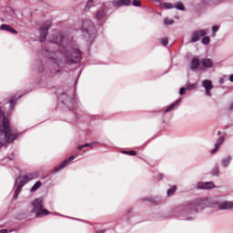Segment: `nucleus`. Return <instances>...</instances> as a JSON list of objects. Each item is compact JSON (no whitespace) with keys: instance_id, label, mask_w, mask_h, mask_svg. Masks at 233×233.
Returning <instances> with one entry per match:
<instances>
[{"instance_id":"1","label":"nucleus","mask_w":233,"mask_h":233,"mask_svg":"<svg viewBox=\"0 0 233 233\" xmlns=\"http://www.w3.org/2000/svg\"><path fill=\"white\" fill-rule=\"evenodd\" d=\"M49 41L61 46V50L56 52L46 50V57L52 59L56 66H63L65 63H79L81 61L83 54L72 36H65L63 33L55 31Z\"/></svg>"},{"instance_id":"2","label":"nucleus","mask_w":233,"mask_h":233,"mask_svg":"<svg viewBox=\"0 0 233 233\" xmlns=\"http://www.w3.org/2000/svg\"><path fill=\"white\" fill-rule=\"evenodd\" d=\"M217 206L219 210H233V202L228 200L219 201L218 199L203 198L187 202L186 210L192 212H201L205 208H212Z\"/></svg>"},{"instance_id":"3","label":"nucleus","mask_w":233,"mask_h":233,"mask_svg":"<svg viewBox=\"0 0 233 233\" xmlns=\"http://www.w3.org/2000/svg\"><path fill=\"white\" fill-rule=\"evenodd\" d=\"M19 137V134L12 130L10 121L5 117V113L0 109V147L5 143H14Z\"/></svg>"},{"instance_id":"4","label":"nucleus","mask_w":233,"mask_h":233,"mask_svg":"<svg viewBox=\"0 0 233 233\" xmlns=\"http://www.w3.org/2000/svg\"><path fill=\"white\" fill-rule=\"evenodd\" d=\"M84 37H86V41L87 43H94V39H96V34L97 30L96 26H94V23L88 19L84 20L82 22V26L80 28Z\"/></svg>"},{"instance_id":"5","label":"nucleus","mask_w":233,"mask_h":233,"mask_svg":"<svg viewBox=\"0 0 233 233\" xmlns=\"http://www.w3.org/2000/svg\"><path fill=\"white\" fill-rule=\"evenodd\" d=\"M33 212L36 214V218H41V216H48L50 212L46 209H43V198H35L32 202Z\"/></svg>"},{"instance_id":"6","label":"nucleus","mask_w":233,"mask_h":233,"mask_svg":"<svg viewBox=\"0 0 233 233\" xmlns=\"http://www.w3.org/2000/svg\"><path fill=\"white\" fill-rule=\"evenodd\" d=\"M52 28V22L50 20L44 23L39 29V41L40 43H45L46 37L48 36V30Z\"/></svg>"},{"instance_id":"7","label":"nucleus","mask_w":233,"mask_h":233,"mask_svg":"<svg viewBox=\"0 0 233 233\" xmlns=\"http://www.w3.org/2000/svg\"><path fill=\"white\" fill-rule=\"evenodd\" d=\"M25 187V180L21 177H19L15 183L14 187V199H17L19 198V194H21V190Z\"/></svg>"},{"instance_id":"8","label":"nucleus","mask_w":233,"mask_h":233,"mask_svg":"<svg viewBox=\"0 0 233 233\" xmlns=\"http://www.w3.org/2000/svg\"><path fill=\"white\" fill-rule=\"evenodd\" d=\"M107 6L108 5L106 4L96 11V19L98 21V23H105V19L106 18V13L105 12H106Z\"/></svg>"},{"instance_id":"9","label":"nucleus","mask_w":233,"mask_h":233,"mask_svg":"<svg viewBox=\"0 0 233 233\" xmlns=\"http://www.w3.org/2000/svg\"><path fill=\"white\" fill-rule=\"evenodd\" d=\"M77 157V155L71 156L68 158H66L60 165L56 166L54 169L53 172L54 174L59 172V170H63L66 167H68L70 165L71 161H74Z\"/></svg>"},{"instance_id":"10","label":"nucleus","mask_w":233,"mask_h":233,"mask_svg":"<svg viewBox=\"0 0 233 233\" xmlns=\"http://www.w3.org/2000/svg\"><path fill=\"white\" fill-rule=\"evenodd\" d=\"M202 86L205 88V95L208 97H212V88L214 86L212 85V81L209 79H206L202 81Z\"/></svg>"},{"instance_id":"11","label":"nucleus","mask_w":233,"mask_h":233,"mask_svg":"<svg viewBox=\"0 0 233 233\" xmlns=\"http://www.w3.org/2000/svg\"><path fill=\"white\" fill-rule=\"evenodd\" d=\"M205 35H207V30L205 29H200L193 32L191 34V43H198L200 37H205Z\"/></svg>"},{"instance_id":"12","label":"nucleus","mask_w":233,"mask_h":233,"mask_svg":"<svg viewBox=\"0 0 233 233\" xmlns=\"http://www.w3.org/2000/svg\"><path fill=\"white\" fill-rule=\"evenodd\" d=\"M197 188L198 190H208L210 188H216L214 182H198L197 184Z\"/></svg>"},{"instance_id":"13","label":"nucleus","mask_w":233,"mask_h":233,"mask_svg":"<svg viewBox=\"0 0 233 233\" xmlns=\"http://www.w3.org/2000/svg\"><path fill=\"white\" fill-rule=\"evenodd\" d=\"M131 3L132 0H114L111 2V5L114 8H119L121 6H129Z\"/></svg>"},{"instance_id":"14","label":"nucleus","mask_w":233,"mask_h":233,"mask_svg":"<svg viewBox=\"0 0 233 233\" xmlns=\"http://www.w3.org/2000/svg\"><path fill=\"white\" fill-rule=\"evenodd\" d=\"M223 143H225V137H220L215 143V147L210 151V154H216V152L221 148V145H223Z\"/></svg>"},{"instance_id":"15","label":"nucleus","mask_w":233,"mask_h":233,"mask_svg":"<svg viewBox=\"0 0 233 233\" xmlns=\"http://www.w3.org/2000/svg\"><path fill=\"white\" fill-rule=\"evenodd\" d=\"M230 163H232V156L228 155L226 157L222 158L220 161V165L221 167H223V168H228V167L230 166Z\"/></svg>"},{"instance_id":"16","label":"nucleus","mask_w":233,"mask_h":233,"mask_svg":"<svg viewBox=\"0 0 233 233\" xmlns=\"http://www.w3.org/2000/svg\"><path fill=\"white\" fill-rule=\"evenodd\" d=\"M200 64L204 68H212L214 66V62L210 58H204L200 61Z\"/></svg>"},{"instance_id":"17","label":"nucleus","mask_w":233,"mask_h":233,"mask_svg":"<svg viewBox=\"0 0 233 233\" xmlns=\"http://www.w3.org/2000/svg\"><path fill=\"white\" fill-rule=\"evenodd\" d=\"M179 103H181V98L177 99L169 106H167V109L165 110V114H167V112H172V110H176V108L179 106Z\"/></svg>"},{"instance_id":"18","label":"nucleus","mask_w":233,"mask_h":233,"mask_svg":"<svg viewBox=\"0 0 233 233\" xmlns=\"http://www.w3.org/2000/svg\"><path fill=\"white\" fill-rule=\"evenodd\" d=\"M0 30H5L6 32H10L11 34L17 35V31H15V29L12 28V26H10L6 24H3L0 26Z\"/></svg>"},{"instance_id":"19","label":"nucleus","mask_w":233,"mask_h":233,"mask_svg":"<svg viewBox=\"0 0 233 233\" xmlns=\"http://www.w3.org/2000/svg\"><path fill=\"white\" fill-rule=\"evenodd\" d=\"M199 67V59L198 58H193L191 60V63H190V68L191 70H198V68Z\"/></svg>"},{"instance_id":"20","label":"nucleus","mask_w":233,"mask_h":233,"mask_svg":"<svg viewBox=\"0 0 233 233\" xmlns=\"http://www.w3.org/2000/svg\"><path fill=\"white\" fill-rule=\"evenodd\" d=\"M23 96H19L18 97L14 96L13 98H11L9 100V110H14V103H15V101H17V99H20V97H22Z\"/></svg>"},{"instance_id":"21","label":"nucleus","mask_w":233,"mask_h":233,"mask_svg":"<svg viewBox=\"0 0 233 233\" xmlns=\"http://www.w3.org/2000/svg\"><path fill=\"white\" fill-rule=\"evenodd\" d=\"M161 6L164 8V10H172V8H174V5L171 3L161 4Z\"/></svg>"},{"instance_id":"22","label":"nucleus","mask_w":233,"mask_h":233,"mask_svg":"<svg viewBox=\"0 0 233 233\" xmlns=\"http://www.w3.org/2000/svg\"><path fill=\"white\" fill-rule=\"evenodd\" d=\"M174 8H177V10H181L182 12L185 11V5H183V3L177 2L175 5Z\"/></svg>"},{"instance_id":"23","label":"nucleus","mask_w":233,"mask_h":233,"mask_svg":"<svg viewBox=\"0 0 233 233\" xmlns=\"http://www.w3.org/2000/svg\"><path fill=\"white\" fill-rule=\"evenodd\" d=\"M39 188H41V182L37 181L32 187H31V192H35L36 190H38Z\"/></svg>"},{"instance_id":"24","label":"nucleus","mask_w":233,"mask_h":233,"mask_svg":"<svg viewBox=\"0 0 233 233\" xmlns=\"http://www.w3.org/2000/svg\"><path fill=\"white\" fill-rule=\"evenodd\" d=\"M212 176H219V167L215 166L211 171Z\"/></svg>"},{"instance_id":"25","label":"nucleus","mask_w":233,"mask_h":233,"mask_svg":"<svg viewBox=\"0 0 233 233\" xmlns=\"http://www.w3.org/2000/svg\"><path fill=\"white\" fill-rule=\"evenodd\" d=\"M202 45H209L210 44V36H204L201 40Z\"/></svg>"},{"instance_id":"26","label":"nucleus","mask_w":233,"mask_h":233,"mask_svg":"<svg viewBox=\"0 0 233 233\" xmlns=\"http://www.w3.org/2000/svg\"><path fill=\"white\" fill-rule=\"evenodd\" d=\"M197 86H198V83L189 84V85L186 87V90H195V88H197Z\"/></svg>"},{"instance_id":"27","label":"nucleus","mask_w":233,"mask_h":233,"mask_svg":"<svg viewBox=\"0 0 233 233\" xmlns=\"http://www.w3.org/2000/svg\"><path fill=\"white\" fill-rule=\"evenodd\" d=\"M24 179H25V181H32V179H34V174H27L24 177Z\"/></svg>"},{"instance_id":"28","label":"nucleus","mask_w":233,"mask_h":233,"mask_svg":"<svg viewBox=\"0 0 233 233\" xmlns=\"http://www.w3.org/2000/svg\"><path fill=\"white\" fill-rule=\"evenodd\" d=\"M176 190H177V188L176 187H173L172 188L167 190V195L172 196V194H174V192H176Z\"/></svg>"},{"instance_id":"29","label":"nucleus","mask_w":233,"mask_h":233,"mask_svg":"<svg viewBox=\"0 0 233 233\" xmlns=\"http://www.w3.org/2000/svg\"><path fill=\"white\" fill-rule=\"evenodd\" d=\"M164 25H174V20L169 18H164Z\"/></svg>"},{"instance_id":"30","label":"nucleus","mask_w":233,"mask_h":233,"mask_svg":"<svg viewBox=\"0 0 233 233\" xmlns=\"http://www.w3.org/2000/svg\"><path fill=\"white\" fill-rule=\"evenodd\" d=\"M219 30V26H218V25H214L213 27H212V37H214L215 35H216V32H218Z\"/></svg>"},{"instance_id":"31","label":"nucleus","mask_w":233,"mask_h":233,"mask_svg":"<svg viewBox=\"0 0 233 233\" xmlns=\"http://www.w3.org/2000/svg\"><path fill=\"white\" fill-rule=\"evenodd\" d=\"M94 3V0H88L87 4L86 5V9L89 10V8H92V4Z\"/></svg>"},{"instance_id":"32","label":"nucleus","mask_w":233,"mask_h":233,"mask_svg":"<svg viewBox=\"0 0 233 233\" xmlns=\"http://www.w3.org/2000/svg\"><path fill=\"white\" fill-rule=\"evenodd\" d=\"M161 44H162L164 46H167V45H168V38H167V37L162 38V39H161Z\"/></svg>"},{"instance_id":"33","label":"nucleus","mask_w":233,"mask_h":233,"mask_svg":"<svg viewBox=\"0 0 233 233\" xmlns=\"http://www.w3.org/2000/svg\"><path fill=\"white\" fill-rule=\"evenodd\" d=\"M94 145H97V142L87 143V144L83 145V147H85V148H86L88 147H94Z\"/></svg>"},{"instance_id":"34","label":"nucleus","mask_w":233,"mask_h":233,"mask_svg":"<svg viewBox=\"0 0 233 233\" xmlns=\"http://www.w3.org/2000/svg\"><path fill=\"white\" fill-rule=\"evenodd\" d=\"M132 5L133 6H141V2L139 0H134Z\"/></svg>"},{"instance_id":"35","label":"nucleus","mask_w":233,"mask_h":233,"mask_svg":"<svg viewBox=\"0 0 233 233\" xmlns=\"http://www.w3.org/2000/svg\"><path fill=\"white\" fill-rule=\"evenodd\" d=\"M221 1L223 0H204L205 3H214L215 5H217V3H221Z\"/></svg>"},{"instance_id":"36","label":"nucleus","mask_w":233,"mask_h":233,"mask_svg":"<svg viewBox=\"0 0 233 233\" xmlns=\"http://www.w3.org/2000/svg\"><path fill=\"white\" fill-rule=\"evenodd\" d=\"M186 92H187V87H181L179 90V95L185 96Z\"/></svg>"},{"instance_id":"37","label":"nucleus","mask_w":233,"mask_h":233,"mask_svg":"<svg viewBox=\"0 0 233 233\" xmlns=\"http://www.w3.org/2000/svg\"><path fill=\"white\" fill-rule=\"evenodd\" d=\"M123 154H127V156H136V151H123Z\"/></svg>"},{"instance_id":"38","label":"nucleus","mask_w":233,"mask_h":233,"mask_svg":"<svg viewBox=\"0 0 233 233\" xmlns=\"http://www.w3.org/2000/svg\"><path fill=\"white\" fill-rule=\"evenodd\" d=\"M8 232H14V229H11L8 231V229H1L0 233H8Z\"/></svg>"},{"instance_id":"39","label":"nucleus","mask_w":233,"mask_h":233,"mask_svg":"<svg viewBox=\"0 0 233 233\" xmlns=\"http://www.w3.org/2000/svg\"><path fill=\"white\" fill-rule=\"evenodd\" d=\"M65 97H66V94L64 93L59 96V99H65Z\"/></svg>"},{"instance_id":"40","label":"nucleus","mask_w":233,"mask_h":233,"mask_svg":"<svg viewBox=\"0 0 233 233\" xmlns=\"http://www.w3.org/2000/svg\"><path fill=\"white\" fill-rule=\"evenodd\" d=\"M83 148H85V147H83V145L77 147V150H83Z\"/></svg>"},{"instance_id":"41","label":"nucleus","mask_w":233,"mask_h":233,"mask_svg":"<svg viewBox=\"0 0 233 233\" xmlns=\"http://www.w3.org/2000/svg\"><path fill=\"white\" fill-rule=\"evenodd\" d=\"M61 72V69H57L56 71H53V74H59Z\"/></svg>"},{"instance_id":"42","label":"nucleus","mask_w":233,"mask_h":233,"mask_svg":"<svg viewBox=\"0 0 233 233\" xmlns=\"http://www.w3.org/2000/svg\"><path fill=\"white\" fill-rule=\"evenodd\" d=\"M229 81H230L231 83H233V75H230V76H229Z\"/></svg>"},{"instance_id":"43","label":"nucleus","mask_w":233,"mask_h":233,"mask_svg":"<svg viewBox=\"0 0 233 233\" xmlns=\"http://www.w3.org/2000/svg\"><path fill=\"white\" fill-rule=\"evenodd\" d=\"M219 83H220V85H223V83H225V80L223 78H220Z\"/></svg>"},{"instance_id":"44","label":"nucleus","mask_w":233,"mask_h":233,"mask_svg":"<svg viewBox=\"0 0 233 233\" xmlns=\"http://www.w3.org/2000/svg\"><path fill=\"white\" fill-rule=\"evenodd\" d=\"M62 103H64V105H67L66 101L62 100Z\"/></svg>"},{"instance_id":"45","label":"nucleus","mask_w":233,"mask_h":233,"mask_svg":"<svg viewBox=\"0 0 233 233\" xmlns=\"http://www.w3.org/2000/svg\"><path fill=\"white\" fill-rule=\"evenodd\" d=\"M105 230H100V231H97L96 233H104Z\"/></svg>"},{"instance_id":"46","label":"nucleus","mask_w":233,"mask_h":233,"mask_svg":"<svg viewBox=\"0 0 233 233\" xmlns=\"http://www.w3.org/2000/svg\"><path fill=\"white\" fill-rule=\"evenodd\" d=\"M75 86H77V81L75 83Z\"/></svg>"},{"instance_id":"47","label":"nucleus","mask_w":233,"mask_h":233,"mask_svg":"<svg viewBox=\"0 0 233 233\" xmlns=\"http://www.w3.org/2000/svg\"><path fill=\"white\" fill-rule=\"evenodd\" d=\"M157 3H160V1H159V0H157Z\"/></svg>"}]
</instances>
